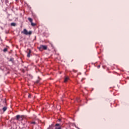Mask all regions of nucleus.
Instances as JSON below:
<instances>
[{
	"mask_svg": "<svg viewBox=\"0 0 129 129\" xmlns=\"http://www.w3.org/2000/svg\"><path fill=\"white\" fill-rule=\"evenodd\" d=\"M55 127L54 128V124H51L47 129H61V126H60V124L59 123L55 124Z\"/></svg>",
	"mask_w": 129,
	"mask_h": 129,
	"instance_id": "1",
	"label": "nucleus"
},
{
	"mask_svg": "<svg viewBox=\"0 0 129 129\" xmlns=\"http://www.w3.org/2000/svg\"><path fill=\"white\" fill-rule=\"evenodd\" d=\"M23 33L24 34V35H32V31L28 32V30H27L26 29L23 30Z\"/></svg>",
	"mask_w": 129,
	"mask_h": 129,
	"instance_id": "2",
	"label": "nucleus"
},
{
	"mask_svg": "<svg viewBox=\"0 0 129 129\" xmlns=\"http://www.w3.org/2000/svg\"><path fill=\"white\" fill-rule=\"evenodd\" d=\"M24 118V115H17L16 116L17 120H23Z\"/></svg>",
	"mask_w": 129,
	"mask_h": 129,
	"instance_id": "3",
	"label": "nucleus"
},
{
	"mask_svg": "<svg viewBox=\"0 0 129 129\" xmlns=\"http://www.w3.org/2000/svg\"><path fill=\"white\" fill-rule=\"evenodd\" d=\"M39 49L40 51H42V50H47V46H46V45H41L39 47Z\"/></svg>",
	"mask_w": 129,
	"mask_h": 129,
	"instance_id": "4",
	"label": "nucleus"
},
{
	"mask_svg": "<svg viewBox=\"0 0 129 129\" xmlns=\"http://www.w3.org/2000/svg\"><path fill=\"white\" fill-rule=\"evenodd\" d=\"M28 51H29L27 54V57H28V58H30V57H31V53H32V51H31V49H29Z\"/></svg>",
	"mask_w": 129,
	"mask_h": 129,
	"instance_id": "5",
	"label": "nucleus"
},
{
	"mask_svg": "<svg viewBox=\"0 0 129 129\" xmlns=\"http://www.w3.org/2000/svg\"><path fill=\"white\" fill-rule=\"evenodd\" d=\"M68 80H69V77H66L64 79V82L66 83L67 81H68Z\"/></svg>",
	"mask_w": 129,
	"mask_h": 129,
	"instance_id": "6",
	"label": "nucleus"
},
{
	"mask_svg": "<svg viewBox=\"0 0 129 129\" xmlns=\"http://www.w3.org/2000/svg\"><path fill=\"white\" fill-rule=\"evenodd\" d=\"M7 109H8V108L7 107H4L3 108V111H6L7 110Z\"/></svg>",
	"mask_w": 129,
	"mask_h": 129,
	"instance_id": "7",
	"label": "nucleus"
},
{
	"mask_svg": "<svg viewBox=\"0 0 129 129\" xmlns=\"http://www.w3.org/2000/svg\"><path fill=\"white\" fill-rule=\"evenodd\" d=\"M28 21H29V22H30V23L33 22V19H32V18H28Z\"/></svg>",
	"mask_w": 129,
	"mask_h": 129,
	"instance_id": "8",
	"label": "nucleus"
},
{
	"mask_svg": "<svg viewBox=\"0 0 129 129\" xmlns=\"http://www.w3.org/2000/svg\"><path fill=\"white\" fill-rule=\"evenodd\" d=\"M11 26H13V27H16V23H12L11 24Z\"/></svg>",
	"mask_w": 129,
	"mask_h": 129,
	"instance_id": "9",
	"label": "nucleus"
},
{
	"mask_svg": "<svg viewBox=\"0 0 129 129\" xmlns=\"http://www.w3.org/2000/svg\"><path fill=\"white\" fill-rule=\"evenodd\" d=\"M77 101H78V102H80L81 100H80V99L79 98H77Z\"/></svg>",
	"mask_w": 129,
	"mask_h": 129,
	"instance_id": "10",
	"label": "nucleus"
},
{
	"mask_svg": "<svg viewBox=\"0 0 129 129\" xmlns=\"http://www.w3.org/2000/svg\"><path fill=\"white\" fill-rule=\"evenodd\" d=\"M4 52H7L8 51V48H5L4 49Z\"/></svg>",
	"mask_w": 129,
	"mask_h": 129,
	"instance_id": "11",
	"label": "nucleus"
},
{
	"mask_svg": "<svg viewBox=\"0 0 129 129\" xmlns=\"http://www.w3.org/2000/svg\"><path fill=\"white\" fill-rule=\"evenodd\" d=\"M36 25V24L33 23V22L31 23V26H35Z\"/></svg>",
	"mask_w": 129,
	"mask_h": 129,
	"instance_id": "12",
	"label": "nucleus"
},
{
	"mask_svg": "<svg viewBox=\"0 0 129 129\" xmlns=\"http://www.w3.org/2000/svg\"><path fill=\"white\" fill-rule=\"evenodd\" d=\"M31 123H32V124H36V122H35V121L31 122Z\"/></svg>",
	"mask_w": 129,
	"mask_h": 129,
	"instance_id": "13",
	"label": "nucleus"
},
{
	"mask_svg": "<svg viewBox=\"0 0 129 129\" xmlns=\"http://www.w3.org/2000/svg\"><path fill=\"white\" fill-rule=\"evenodd\" d=\"M31 95L30 94H29L28 98H31Z\"/></svg>",
	"mask_w": 129,
	"mask_h": 129,
	"instance_id": "14",
	"label": "nucleus"
},
{
	"mask_svg": "<svg viewBox=\"0 0 129 129\" xmlns=\"http://www.w3.org/2000/svg\"><path fill=\"white\" fill-rule=\"evenodd\" d=\"M5 2L6 4H8V3H9V0H6Z\"/></svg>",
	"mask_w": 129,
	"mask_h": 129,
	"instance_id": "15",
	"label": "nucleus"
},
{
	"mask_svg": "<svg viewBox=\"0 0 129 129\" xmlns=\"http://www.w3.org/2000/svg\"><path fill=\"white\" fill-rule=\"evenodd\" d=\"M97 68H98V69L100 68V65L98 66Z\"/></svg>",
	"mask_w": 129,
	"mask_h": 129,
	"instance_id": "16",
	"label": "nucleus"
},
{
	"mask_svg": "<svg viewBox=\"0 0 129 129\" xmlns=\"http://www.w3.org/2000/svg\"><path fill=\"white\" fill-rule=\"evenodd\" d=\"M39 80H37V81H36V83H39Z\"/></svg>",
	"mask_w": 129,
	"mask_h": 129,
	"instance_id": "17",
	"label": "nucleus"
},
{
	"mask_svg": "<svg viewBox=\"0 0 129 129\" xmlns=\"http://www.w3.org/2000/svg\"><path fill=\"white\" fill-rule=\"evenodd\" d=\"M10 61H13V58H11Z\"/></svg>",
	"mask_w": 129,
	"mask_h": 129,
	"instance_id": "18",
	"label": "nucleus"
},
{
	"mask_svg": "<svg viewBox=\"0 0 129 129\" xmlns=\"http://www.w3.org/2000/svg\"><path fill=\"white\" fill-rule=\"evenodd\" d=\"M81 81H83V79H82L81 80Z\"/></svg>",
	"mask_w": 129,
	"mask_h": 129,
	"instance_id": "19",
	"label": "nucleus"
},
{
	"mask_svg": "<svg viewBox=\"0 0 129 129\" xmlns=\"http://www.w3.org/2000/svg\"><path fill=\"white\" fill-rule=\"evenodd\" d=\"M58 120L60 121V120H60V119H58Z\"/></svg>",
	"mask_w": 129,
	"mask_h": 129,
	"instance_id": "20",
	"label": "nucleus"
}]
</instances>
